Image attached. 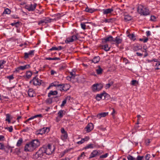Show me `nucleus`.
<instances>
[{"instance_id":"nucleus-39","label":"nucleus","mask_w":160,"mask_h":160,"mask_svg":"<svg viewBox=\"0 0 160 160\" xmlns=\"http://www.w3.org/2000/svg\"><path fill=\"white\" fill-rule=\"evenodd\" d=\"M114 82L113 81H111L109 83L106 84V88H108L110 87L113 84Z\"/></svg>"},{"instance_id":"nucleus-2","label":"nucleus","mask_w":160,"mask_h":160,"mask_svg":"<svg viewBox=\"0 0 160 160\" xmlns=\"http://www.w3.org/2000/svg\"><path fill=\"white\" fill-rule=\"evenodd\" d=\"M138 11L141 15L144 16H146L150 14L149 9L146 6L141 5L138 6Z\"/></svg>"},{"instance_id":"nucleus-16","label":"nucleus","mask_w":160,"mask_h":160,"mask_svg":"<svg viewBox=\"0 0 160 160\" xmlns=\"http://www.w3.org/2000/svg\"><path fill=\"white\" fill-rule=\"evenodd\" d=\"M106 95V93L105 92H104L100 94H97L96 96V98L97 99V100L98 101H99L101 100V99L102 98L103 96L104 97V98H105Z\"/></svg>"},{"instance_id":"nucleus-53","label":"nucleus","mask_w":160,"mask_h":160,"mask_svg":"<svg viewBox=\"0 0 160 160\" xmlns=\"http://www.w3.org/2000/svg\"><path fill=\"white\" fill-rule=\"evenodd\" d=\"M66 67H67L65 65L62 66L60 67L59 69L60 71L66 68Z\"/></svg>"},{"instance_id":"nucleus-62","label":"nucleus","mask_w":160,"mask_h":160,"mask_svg":"<svg viewBox=\"0 0 160 160\" xmlns=\"http://www.w3.org/2000/svg\"><path fill=\"white\" fill-rule=\"evenodd\" d=\"M72 77H71L70 76H68L66 77L67 80H68L69 81H71L72 80Z\"/></svg>"},{"instance_id":"nucleus-33","label":"nucleus","mask_w":160,"mask_h":160,"mask_svg":"<svg viewBox=\"0 0 160 160\" xmlns=\"http://www.w3.org/2000/svg\"><path fill=\"white\" fill-rule=\"evenodd\" d=\"M10 115L9 114H7L6 115V121H7L9 123L11 122V120L10 119Z\"/></svg>"},{"instance_id":"nucleus-1","label":"nucleus","mask_w":160,"mask_h":160,"mask_svg":"<svg viewBox=\"0 0 160 160\" xmlns=\"http://www.w3.org/2000/svg\"><path fill=\"white\" fill-rule=\"evenodd\" d=\"M40 145V142L38 140H33L26 144L24 148V151L26 152L32 151Z\"/></svg>"},{"instance_id":"nucleus-5","label":"nucleus","mask_w":160,"mask_h":160,"mask_svg":"<svg viewBox=\"0 0 160 160\" xmlns=\"http://www.w3.org/2000/svg\"><path fill=\"white\" fill-rule=\"evenodd\" d=\"M42 82V80L39 79L36 76H35L30 81L29 83H32L33 85L35 86H40Z\"/></svg>"},{"instance_id":"nucleus-63","label":"nucleus","mask_w":160,"mask_h":160,"mask_svg":"<svg viewBox=\"0 0 160 160\" xmlns=\"http://www.w3.org/2000/svg\"><path fill=\"white\" fill-rule=\"evenodd\" d=\"M50 51H52L53 50H57V47H52L49 50Z\"/></svg>"},{"instance_id":"nucleus-44","label":"nucleus","mask_w":160,"mask_h":160,"mask_svg":"<svg viewBox=\"0 0 160 160\" xmlns=\"http://www.w3.org/2000/svg\"><path fill=\"white\" fill-rule=\"evenodd\" d=\"M116 19L115 18H111L108 19L109 23H112L116 21Z\"/></svg>"},{"instance_id":"nucleus-14","label":"nucleus","mask_w":160,"mask_h":160,"mask_svg":"<svg viewBox=\"0 0 160 160\" xmlns=\"http://www.w3.org/2000/svg\"><path fill=\"white\" fill-rule=\"evenodd\" d=\"M122 38H121L119 36H117L114 39H113V42H115V43L117 45L121 43L122 42Z\"/></svg>"},{"instance_id":"nucleus-58","label":"nucleus","mask_w":160,"mask_h":160,"mask_svg":"<svg viewBox=\"0 0 160 160\" xmlns=\"http://www.w3.org/2000/svg\"><path fill=\"white\" fill-rule=\"evenodd\" d=\"M85 153L84 152H83L81 154V155H80V156L79 157H78V159H79V158H81V157H83L85 156Z\"/></svg>"},{"instance_id":"nucleus-43","label":"nucleus","mask_w":160,"mask_h":160,"mask_svg":"<svg viewBox=\"0 0 160 160\" xmlns=\"http://www.w3.org/2000/svg\"><path fill=\"white\" fill-rule=\"evenodd\" d=\"M127 158L128 160H135V158H133L132 156L130 155H128L127 156Z\"/></svg>"},{"instance_id":"nucleus-47","label":"nucleus","mask_w":160,"mask_h":160,"mask_svg":"<svg viewBox=\"0 0 160 160\" xmlns=\"http://www.w3.org/2000/svg\"><path fill=\"white\" fill-rule=\"evenodd\" d=\"M81 28L83 30H85L86 29V25L84 23H82L81 24Z\"/></svg>"},{"instance_id":"nucleus-7","label":"nucleus","mask_w":160,"mask_h":160,"mask_svg":"<svg viewBox=\"0 0 160 160\" xmlns=\"http://www.w3.org/2000/svg\"><path fill=\"white\" fill-rule=\"evenodd\" d=\"M103 87V85L101 83L93 84L92 86V90L93 92L100 90Z\"/></svg>"},{"instance_id":"nucleus-49","label":"nucleus","mask_w":160,"mask_h":160,"mask_svg":"<svg viewBox=\"0 0 160 160\" xmlns=\"http://www.w3.org/2000/svg\"><path fill=\"white\" fill-rule=\"evenodd\" d=\"M148 40V38L143 39V38H140L139 40L140 41H143V42L145 43L147 42Z\"/></svg>"},{"instance_id":"nucleus-45","label":"nucleus","mask_w":160,"mask_h":160,"mask_svg":"<svg viewBox=\"0 0 160 160\" xmlns=\"http://www.w3.org/2000/svg\"><path fill=\"white\" fill-rule=\"evenodd\" d=\"M58 83H59V82H55L53 83H52L50 85V86H51V87L54 86V87H57V86Z\"/></svg>"},{"instance_id":"nucleus-21","label":"nucleus","mask_w":160,"mask_h":160,"mask_svg":"<svg viewBox=\"0 0 160 160\" xmlns=\"http://www.w3.org/2000/svg\"><path fill=\"white\" fill-rule=\"evenodd\" d=\"M70 86L68 84H63V91H67L69 89Z\"/></svg>"},{"instance_id":"nucleus-51","label":"nucleus","mask_w":160,"mask_h":160,"mask_svg":"<svg viewBox=\"0 0 160 160\" xmlns=\"http://www.w3.org/2000/svg\"><path fill=\"white\" fill-rule=\"evenodd\" d=\"M6 78L9 79L10 80L13 79L14 77L13 75L6 76Z\"/></svg>"},{"instance_id":"nucleus-10","label":"nucleus","mask_w":160,"mask_h":160,"mask_svg":"<svg viewBox=\"0 0 160 160\" xmlns=\"http://www.w3.org/2000/svg\"><path fill=\"white\" fill-rule=\"evenodd\" d=\"M77 39H78V38L77 36L76 35H73L67 38L65 41V42L66 43H69L72 42Z\"/></svg>"},{"instance_id":"nucleus-42","label":"nucleus","mask_w":160,"mask_h":160,"mask_svg":"<svg viewBox=\"0 0 160 160\" xmlns=\"http://www.w3.org/2000/svg\"><path fill=\"white\" fill-rule=\"evenodd\" d=\"M69 73L70 75V76L71 77H72L73 79L76 76V73H75L74 72H69Z\"/></svg>"},{"instance_id":"nucleus-54","label":"nucleus","mask_w":160,"mask_h":160,"mask_svg":"<svg viewBox=\"0 0 160 160\" xmlns=\"http://www.w3.org/2000/svg\"><path fill=\"white\" fill-rule=\"evenodd\" d=\"M150 155L149 154H147L145 156V160H148L150 158Z\"/></svg>"},{"instance_id":"nucleus-11","label":"nucleus","mask_w":160,"mask_h":160,"mask_svg":"<svg viewBox=\"0 0 160 160\" xmlns=\"http://www.w3.org/2000/svg\"><path fill=\"white\" fill-rule=\"evenodd\" d=\"M34 50H30L28 52H25L24 53V59H26L29 57H32L34 55Z\"/></svg>"},{"instance_id":"nucleus-60","label":"nucleus","mask_w":160,"mask_h":160,"mask_svg":"<svg viewBox=\"0 0 160 160\" xmlns=\"http://www.w3.org/2000/svg\"><path fill=\"white\" fill-rule=\"evenodd\" d=\"M50 73L51 75H54V74L57 73V72L53 70H51Z\"/></svg>"},{"instance_id":"nucleus-22","label":"nucleus","mask_w":160,"mask_h":160,"mask_svg":"<svg viewBox=\"0 0 160 160\" xmlns=\"http://www.w3.org/2000/svg\"><path fill=\"white\" fill-rule=\"evenodd\" d=\"M103 13L105 14H107L110 13L113 11V9L112 8L103 9Z\"/></svg>"},{"instance_id":"nucleus-59","label":"nucleus","mask_w":160,"mask_h":160,"mask_svg":"<svg viewBox=\"0 0 160 160\" xmlns=\"http://www.w3.org/2000/svg\"><path fill=\"white\" fill-rule=\"evenodd\" d=\"M67 102V100L66 99L64 100L63 101L61 105V107H62L64 106L65 104Z\"/></svg>"},{"instance_id":"nucleus-18","label":"nucleus","mask_w":160,"mask_h":160,"mask_svg":"<svg viewBox=\"0 0 160 160\" xmlns=\"http://www.w3.org/2000/svg\"><path fill=\"white\" fill-rule=\"evenodd\" d=\"M97 68L96 69L97 74L98 75H101L103 72V70L101 68L100 66H98Z\"/></svg>"},{"instance_id":"nucleus-27","label":"nucleus","mask_w":160,"mask_h":160,"mask_svg":"<svg viewBox=\"0 0 160 160\" xmlns=\"http://www.w3.org/2000/svg\"><path fill=\"white\" fill-rule=\"evenodd\" d=\"M6 63V61L4 60L0 61V68L3 69L4 68V64Z\"/></svg>"},{"instance_id":"nucleus-4","label":"nucleus","mask_w":160,"mask_h":160,"mask_svg":"<svg viewBox=\"0 0 160 160\" xmlns=\"http://www.w3.org/2000/svg\"><path fill=\"white\" fill-rule=\"evenodd\" d=\"M44 154H45V152L43 148L42 147L39 148V150L33 155V158L37 159L39 157L41 158L43 156Z\"/></svg>"},{"instance_id":"nucleus-35","label":"nucleus","mask_w":160,"mask_h":160,"mask_svg":"<svg viewBox=\"0 0 160 160\" xmlns=\"http://www.w3.org/2000/svg\"><path fill=\"white\" fill-rule=\"evenodd\" d=\"M155 67L156 69H160V62H157L155 64Z\"/></svg>"},{"instance_id":"nucleus-40","label":"nucleus","mask_w":160,"mask_h":160,"mask_svg":"<svg viewBox=\"0 0 160 160\" xmlns=\"http://www.w3.org/2000/svg\"><path fill=\"white\" fill-rule=\"evenodd\" d=\"M93 145L92 144H89V145H87L85 147V149H88V148H93Z\"/></svg>"},{"instance_id":"nucleus-29","label":"nucleus","mask_w":160,"mask_h":160,"mask_svg":"<svg viewBox=\"0 0 160 160\" xmlns=\"http://www.w3.org/2000/svg\"><path fill=\"white\" fill-rule=\"evenodd\" d=\"M32 75V73L31 71H27L26 72V77L28 79L30 78Z\"/></svg>"},{"instance_id":"nucleus-46","label":"nucleus","mask_w":160,"mask_h":160,"mask_svg":"<svg viewBox=\"0 0 160 160\" xmlns=\"http://www.w3.org/2000/svg\"><path fill=\"white\" fill-rule=\"evenodd\" d=\"M108 153H106L104 155H101L100 156V158H106L108 157Z\"/></svg>"},{"instance_id":"nucleus-6","label":"nucleus","mask_w":160,"mask_h":160,"mask_svg":"<svg viewBox=\"0 0 160 160\" xmlns=\"http://www.w3.org/2000/svg\"><path fill=\"white\" fill-rule=\"evenodd\" d=\"M30 65L29 64H27L23 66H19L15 69L14 72L19 73L21 71H23L29 68Z\"/></svg>"},{"instance_id":"nucleus-20","label":"nucleus","mask_w":160,"mask_h":160,"mask_svg":"<svg viewBox=\"0 0 160 160\" xmlns=\"http://www.w3.org/2000/svg\"><path fill=\"white\" fill-rule=\"evenodd\" d=\"M108 112H103L102 113H100L97 115V117L99 119H100L102 117H105L108 115Z\"/></svg>"},{"instance_id":"nucleus-15","label":"nucleus","mask_w":160,"mask_h":160,"mask_svg":"<svg viewBox=\"0 0 160 160\" xmlns=\"http://www.w3.org/2000/svg\"><path fill=\"white\" fill-rule=\"evenodd\" d=\"M113 38L111 36H108L106 38L102 39V42L103 43L107 42H113Z\"/></svg>"},{"instance_id":"nucleus-64","label":"nucleus","mask_w":160,"mask_h":160,"mask_svg":"<svg viewBox=\"0 0 160 160\" xmlns=\"http://www.w3.org/2000/svg\"><path fill=\"white\" fill-rule=\"evenodd\" d=\"M45 22L44 21L42 20L41 21H40L38 22V24L39 25H40L41 24L44 23Z\"/></svg>"},{"instance_id":"nucleus-52","label":"nucleus","mask_w":160,"mask_h":160,"mask_svg":"<svg viewBox=\"0 0 160 160\" xmlns=\"http://www.w3.org/2000/svg\"><path fill=\"white\" fill-rule=\"evenodd\" d=\"M143 158V156H138L136 158H135V160H142Z\"/></svg>"},{"instance_id":"nucleus-8","label":"nucleus","mask_w":160,"mask_h":160,"mask_svg":"<svg viewBox=\"0 0 160 160\" xmlns=\"http://www.w3.org/2000/svg\"><path fill=\"white\" fill-rule=\"evenodd\" d=\"M61 132L62 133L61 136V139L63 141H66L68 137V134L67 132L65 131L64 129L62 128L61 129Z\"/></svg>"},{"instance_id":"nucleus-57","label":"nucleus","mask_w":160,"mask_h":160,"mask_svg":"<svg viewBox=\"0 0 160 160\" xmlns=\"http://www.w3.org/2000/svg\"><path fill=\"white\" fill-rule=\"evenodd\" d=\"M145 142L146 144L147 145H148L150 143V140L149 139H146L145 141Z\"/></svg>"},{"instance_id":"nucleus-34","label":"nucleus","mask_w":160,"mask_h":160,"mask_svg":"<svg viewBox=\"0 0 160 160\" xmlns=\"http://www.w3.org/2000/svg\"><path fill=\"white\" fill-rule=\"evenodd\" d=\"M60 59V58H51L50 57L48 58H45V60H59Z\"/></svg>"},{"instance_id":"nucleus-17","label":"nucleus","mask_w":160,"mask_h":160,"mask_svg":"<svg viewBox=\"0 0 160 160\" xmlns=\"http://www.w3.org/2000/svg\"><path fill=\"white\" fill-rule=\"evenodd\" d=\"M98 153V152L97 150H93L90 155L89 158L90 159L96 157Z\"/></svg>"},{"instance_id":"nucleus-26","label":"nucleus","mask_w":160,"mask_h":160,"mask_svg":"<svg viewBox=\"0 0 160 160\" xmlns=\"http://www.w3.org/2000/svg\"><path fill=\"white\" fill-rule=\"evenodd\" d=\"M132 19L131 17L129 15H125L124 20L125 22H127L130 20Z\"/></svg>"},{"instance_id":"nucleus-38","label":"nucleus","mask_w":160,"mask_h":160,"mask_svg":"<svg viewBox=\"0 0 160 160\" xmlns=\"http://www.w3.org/2000/svg\"><path fill=\"white\" fill-rule=\"evenodd\" d=\"M63 110H62L59 111L58 113V116L61 118H62L63 116Z\"/></svg>"},{"instance_id":"nucleus-30","label":"nucleus","mask_w":160,"mask_h":160,"mask_svg":"<svg viewBox=\"0 0 160 160\" xmlns=\"http://www.w3.org/2000/svg\"><path fill=\"white\" fill-rule=\"evenodd\" d=\"M128 36L131 39L133 40H135L136 39L135 36L134 34L132 33L131 34L129 33L128 35Z\"/></svg>"},{"instance_id":"nucleus-31","label":"nucleus","mask_w":160,"mask_h":160,"mask_svg":"<svg viewBox=\"0 0 160 160\" xmlns=\"http://www.w3.org/2000/svg\"><path fill=\"white\" fill-rule=\"evenodd\" d=\"M45 102L47 104H51L52 103V99L50 98H48L45 100Z\"/></svg>"},{"instance_id":"nucleus-61","label":"nucleus","mask_w":160,"mask_h":160,"mask_svg":"<svg viewBox=\"0 0 160 160\" xmlns=\"http://www.w3.org/2000/svg\"><path fill=\"white\" fill-rule=\"evenodd\" d=\"M123 61L126 64L129 63L128 60L125 58H123Z\"/></svg>"},{"instance_id":"nucleus-9","label":"nucleus","mask_w":160,"mask_h":160,"mask_svg":"<svg viewBox=\"0 0 160 160\" xmlns=\"http://www.w3.org/2000/svg\"><path fill=\"white\" fill-rule=\"evenodd\" d=\"M37 6V4L36 3H34L33 4L27 5L25 6V8L29 11H33L35 10Z\"/></svg>"},{"instance_id":"nucleus-32","label":"nucleus","mask_w":160,"mask_h":160,"mask_svg":"<svg viewBox=\"0 0 160 160\" xmlns=\"http://www.w3.org/2000/svg\"><path fill=\"white\" fill-rule=\"evenodd\" d=\"M56 87L60 91H63V84H59V83H58L57 86Z\"/></svg>"},{"instance_id":"nucleus-25","label":"nucleus","mask_w":160,"mask_h":160,"mask_svg":"<svg viewBox=\"0 0 160 160\" xmlns=\"http://www.w3.org/2000/svg\"><path fill=\"white\" fill-rule=\"evenodd\" d=\"M28 95L31 97H32L34 96V93L33 90L32 89H30L28 91Z\"/></svg>"},{"instance_id":"nucleus-36","label":"nucleus","mask_w":160,"mask_h":160,"mask_svg":"<svg viewBox=\"0 0 160 160\" xmlns=\"http://www.w3.org/2000/svg\"><path fill=\"white\" fill-rule=\"evenodd\" d=\"M85 11L86 12L92 13L94 12V10L92 8H87L85 10Z\"/></svg>"},{"instance_id":"nucleus-23","label":"nucleus","mask_w":160,"mask_h":160,"mask_svg":"<svg viewBox=\"0 0 160 160\" xmlns=\"http://www.w3.org/2000/svg\"><path fill=\"white\" fill-rule=\"evenodd\" d=\"M100 60V58L99 56H97L95 57L92 60V61L94 63L98 62Z\"/></svg>"},{"instance_id":"nucleus-50","label":"nucleus","mask_w":160,"mask_h":160,"mask_svg":"<svg viewBox=\"0 0 160 160\" xmlns=\"http://www.w3.org/2000/svg\"><path fill=\"white\" fill-rule=\"evenodd\" d=\"M5 146L4 144L0 142V150H3L5 149Z\"/></svg>"},{"instance_id":"nucleus-37","label":"nucleus","mask_w":160,"mask_h":160,"mask_svg":"<svg viewBox=\"0 0 160 160\" xmlns=\"http://www.w3.org/2000/svg\"><path fill=\"white\" fill-rule=\"evenodd\" d=\"M11 10L7 8L5 9L3 14L5 13L6 14H9L11 13Z\"/></svg>"},{"instance_id":"nucleus-56","label":"nucleus","mask_w":160,"mask_h":160,"mask_svg":"<svg viewBox=\"0 0 160 160\" xmlns=\"http://www.w3.org/2000/svg\"><path fill=\"white\" fill-rule=\"evenodd\" d=\"M83 140V142H84L85 141H88L89 139V138L88 137H86L84 138H82V139Z\"/></svg>"},{"instance_id":"nucleus-19","label":"nucleus","mask_w":160,"mask_h":160,"mask_svg":"<svg viewBox=\"0 0 160 160\" xmlns=\"http://www.w3.org/2000/svg\"><path fill=\"white\" fill-rule=\"evenodd\" d=\"M101 47L102 49H104L106 51H109L111 48L110 46H109V45L107 44H105L104 45H102Z\"/></svg>"},{"instance_id":"nucleus-24","label":"nucleus","mask_w":160,"mask_h":160,"mask_svg":"<svg viewBox=\"0 0 160 160\" xmlns=\"http://www.w3.org/2000/svg\"><path fill=\"white\" fill-rule=\"evenodd\" d=\"M58 94V92L57 91H51L48 94V97H49L51 95H55Z\"/></svg>"},{"instance_id":"nucleus-3","label":"nucleus","mask_w":160,"mask_h":160,"mask_svg":"<svg viewBox=\"0 0 160 160\" xmlns=\"http://www.w3.org/2000/svg\"><path fill=\"white\" fill-rule=\"evenodd\" d=\"M42 148L44 150L45 153L48 155L51 154L54 149V148L49 144L43 145Z\"/></svg>"},{"instance_id":"nucleus-48","label":"nucleus","mask_w":160,"mask_h":160,"mask_svg":"<svg viewBox=\"0 0 160 160\" xmlns=\"http://www.w3.org/2000/svg\"><path fill=\"white\" fill-rule=\"evenodd\" d=\"M138 82L136 80H132L131 81V84L133 85L136 86V84H138Z\"/></svg>"},{"instance_id":"nucleus-41","label":"nucleus","mask_w":160,"mask_h":160,"mask_svg":"<svg viewBox=\"0 0 160 160\" xmlns=\"http://www.w3.org/2000/svg\"><path fill=\"white\" fill-rule=\"evenodd\" d=\"M5 129H7L10 132H12L13 131V128L12 126H11L9 127H6L5 128Z\"/></svg>"},{"instance_id":"nucleus-12","label":"nucleus","mask_w":160,"mask_h":160,"mask_svg":"<svg viewBox=\"0 0 160 160\" xmlns=\"http://www.w3.org/2000/svg\"><path fill=\"white\" fill-rule=\"evenodd\" d=\"M49 129L48 128H43L37 132L38 134H43L45 133H48L49 132Z\"/></svg>"},{"instance_id":"nucleus-55","label":"nucleus","mask_w":160,"mask_h":160,"mask_svg":"<svg viewBox=\"0 0 160 160\" xmlns=\"http://www.w3.org/2000/svg\"><path fill=\"white\" fill-rule=\"evenodd\" d=\"M156 18L154 16H152L151 17L150 20L152 21H156Z\"/></svg>"},{"instance_id":"nucleus-13","label":"nucleus","mask_w":160,"mask_h":160,"mask_svg":"<svg viewBox=\"0 0 160 160\" xmlns=\"http://www.w3.org/2000/svg\"><path fill=\"white\" fill-rule=\"evenodd\" d=\"M93 128V125L92 123H89L85 128V129L87 132H90Z\"/></svg>"},{"instance_id":"nucleus-28","label":"nucleus","mask_w":160,"mask_h":160,"mask_svg":"<svg viewBox=\"0 0 160 160\" xmlns=\"http://www.w3.org/2000/svg\"><path fill=\"white\" fill-rule=\"evenodd\" d=\"M23 142V139L22 138H20L18 141L16 146L17 147H20L22 144Z\"/></svg>"}]
</instances>
